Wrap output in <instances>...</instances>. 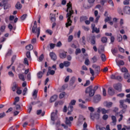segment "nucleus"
<instances>
[{"instance_id":"f257e3e1","label":"nucleus","mask_w":130,"mask_h":130,"mask_svg":"<svg viewBox=\"0 0 130 130\" xmlns=\"http://www.w3.org/2000/svg\"><path fill=\"white\" fill-rule=\"evenodd\" d=\"M67 23H66V27L68 28L69 26L72 25V21L71 20V18L72 17V15L74 14V11L72 10V4L70 2L67 4Z\"/></svg>"},{"instance_id":"f03ea898","label":"nucleus","mask_w":130,"mask_h":130,"mask_svg":"<svg viewBox=\"0 0 130 130\" xmlns=\"http://www.w3.org/2000/svg\"><path fill=\"white\" fill-rule=\"evenodd\" d=\"M85 93L86 94H88L89 97H93L95 95V92L93 90V86L91 85L86 88Z\"/></svg>"},{"instance_id":"7ed1b4c3","label":"nucleus","mask_w":130,"mask_h":130,"mask_svg":"<svg viewBox=\"0 0 130 130\" xmlns=\"http://www.w3.org/2000/svg\"><path fill=\"white\" fill-rule=\"evenodd\" d=\"M120 108H122V112L123 113H125V112H126V109L127 108V106L125 104H124V102L123 101L121 100L120 101Z\"/></svg>"},{"instance_id":"20e7f679","label":"nucleus","mask_w":130,"mask_h":130,"mask_svg":"<svg viewBox=\"0 0 130 130\" xmlns=\"http://www.w3.org/2000/svg\"><path fill=\"white\" fill-rule=\"evenodd\" d=\"M73 120H74V117L72 116L70 117L69 118L67 117L66 118L65 123L68 125V126H72V121H73Z\"/></svg>"},{"instance_id":"39448f33","label":"nucleus","mask_w":130,"mask_h":130,"mask_svg":"<svg viewBox=\"0 0 130 130\" xmlns=\"http://www.w3.org/2000/svg\"><path fill=\"white\" fill-rule=\"evenodd\" d=\"M51 118L52 121H55V120H58V117H57V111L55 110V112H53L51 115Z\"/></svg>"},{"instance_id":"423d86ee","label":"nucleus","mask_w":130,"mask_h":130,"mask_svg":"<svg viewBox=\"0 0 130 130\" xmlns=\"http://www.w3.org/2000/svg\"><path fill=\"white\" fill-rule=\"evenodd\" d=\"M40 27H35L34 31H33V26L32 28V32L34 33V34H37V38H38L39 37V35H40Z\"/></svg>"},{"instance_id":"0eeeda50","label":"nucleus","mask_w":130,"mask_h":130,"mask_svg":"<svg viewBox=\"0 0 130 130\" xmlns=\"http://www.w3.org/2000/svg\"><path fill=\"white\" fill-rule=\"evenodd\" d=\"M76 104V100H73L71 101V103L68 107V110H70V111H73L74 110V107L73 105H75Z\"/></svg>"},{"instance_id":"6e6552de","label":"nucleus","mask_w":130,"mask_h":130,"mask_svg":"<svg viewBox=\"0 0 130 130\" xmlns=\"http://www.w3.org/2000/svg\"><path fill=\"white\" fill-rule=\"evenodd\" d=\"M19 89V86H18V84L17 82H14L11 85V89L13 92H15L16 90H18Z\"/></svg>"},{"instance_id":"1a4fd4ad","label":"nucleus","mask_w":130,"mask_h":130,"mask_svg":"<svg viewBox=\"0 0 130 130\" xmlns=\"http://www.w3.org/2000/svg\"><path fill=\"white\" fill-rule=\"evenodd\" d=\"M121 84L118 83L114 85V88L115 89V90H117V91H118L119 92H121Z\"/></svg>"},{"instance_id":"9d476101","label":"nucleus","mask_w":130,"mask_h":130,"mask_svg":"<svg viewBox=\"0 0 130 130\" xmlns=\"http://www.w3.org/2000/svg\"><path fill=\"white\" fill-rule=\"evenodd\" d=\"M123 11L124 14L130 15V7L129 6L124 7L123 9Z\"/></svg>"},{"instance_id":"9b49d317","label":"nucleus","mask_w":130,"mask_h":130,"mask_svg":"<svg viewBox=\"0 0 130 130\" xmlns=\"http://www.w3.org/2000/svg\"><path fill=\"white\" fill-rule=\"evenodd\" d=\"M51 69L52 68L51 67H48V71L47 73V76H49L50 75L53 76V75L55 74V71L54 70H52Z\"/></svg>"},{"instance_id":"f8f14e48","label":"nucleus","mask_w":130,"mask_h":130,"mask_svg":"<svg viewBox=\"0 0 130 130\" xmlns=\"http://www.w3.org/2000/svg\"><path fill=\"white\" fill-rule=\"evenodd\" d=\"M100 117V115L99 114H95L94 115L92 114V113L90 114V118L92 120H94V119H99Z\"/></svg>"},{"instance_id":"ddd939ff","label":"nucleus","mask_w":130,"mask_h":130,"mask_svg":"<svg viewBox=\"0 0 130 130\" xmlns=\"http://www.w3.org/2000/svg\"><path fill=\"white\" fill-rule=\"evenodd\" d=\"M112 104H113V103L111 102H107L106 101L104 103V106H105V107H107V108H110L112 107Z\"/></svg>"},{"instance_id":"4468645a","label":"nucleus","mask_w":130,"mask_h":130,"mask_svg":"<svg viewBox=\"0 0 130 130\" xmlns=\"http://www.w3.org/2000/svg\"><path fill=\"white\" fill-rule=\"evenodd\" d=\"M101 100V96L99 94L96 95L93 100V102H94V103H98V102H99V101H100Z\"/></svg>"},{"instance_id":"2eb2a0df","label":"nucleus","mask_w":130,"mask_h":130,"mask_svg":"<svg viewBox=\"0 0 130 130\" xmlns=\"http://www.w3.org/2000/svg\"><path fill=\"white\" fill-rule=\"evenodd\" d=\"M50 56L53 60H56V55L53 52L50 53Z\"/></svg>"},{"instance_id":"dca6fc26","label":"nucleus","mask_w":130,"mask_h":130,"mask_svg":"<svg viewBox=\"0 0 130 130\" xmlns=\"http://www.w3.org/2000/svg\"><path fill=\"white\" fill-rule=\"evenodd\" d=\"M60 58H66L67 57V52L63 51L59 54Z\"/></svg>"},{"instance_id":"f3484780","label":"nucleus","mask_w":130,"mask_h":130,"mask_svg":"<svg viewBox=\"0 0 130 130\" xmlns=\"http://www.w3.org/2000/svg\"><path fill=\"white\" fill-rule=\"evenodd\" d=\"M56 99H57V95H54L50 98V102L51 103H52V102H54V101H55V100H56Z\"/></svg>"},{"instance_id":"a211bd4d","label":"nucleus","mask_w":130,"mask_h":130,"mask_svg":"<svg viewBox=\"0 0 130 130\" xmlns=\"http://www.w3.org/2000/svg\"><path fill=\"white\" fill-rule=\"evenodd\" d=\"M116 62L118 67L124 65V61H123V60L117 61V59H116Z\"/></svg>"},{"instance_id":"6ab92c4d","label":"nucleus","mask_w":130,"mask_h":130,"mask_svg":"<svg viewBox=\"0 0 130 130\" xmlns=\"http://www.w3.org/2000/svg\"><path fill=\"white\" fill-rule=\"evenodd\" d=\"M108 93L109 95H111V96H112L114 95V90L111 87H110L108 89Z\"/></svg>"},{"instance_id":"aec40b11","label":"nucleus","mask_w":130,"mask_h":130,"mask_svg":"<svg viewBox=\"0 0 130 130\" xmlns=\"http://www.w3.org/2000/svg\"><path fill=\"white\" fill-rule=\"evenodd\" d=\"M85 119H86V118H85V117H84V116H83V115H80L79 116L78 121H79V122H80V123H82V122H83V121H84V120H85Z\"/></svg>"},{"instance_id":"412c9836","label":"nucleus","mask_w":130,"mask_h":130,"mask_svg":"<svg viewBox=\"0 0 130 130\" xmlns=\"http://www.w3.org/2000/svg\"><path fill=\"white\" fill-rule=\"evenodd\" d=\"M18 77L19 79L21 80V81H23V82L25 81V76H24V75L22 74H19Z\"/></svg>"},{"instance_id":"4be33fe9","label":"nucleus","mask_w":130,"mask_h":130,"mask_svg":"<svg viewBox=\"0 0 130 130\" xmlns=\"http://www.w3.org/2000/svg\"><path fill=\"white\" fill-rule=\"evenodd\" d=\"M92 68L93 69H95V70L96 69H98V73H99V72H100V67L96 64H94L93 65H92Z\"/></svg>"},{"instance_id":"5701e85b","label":"nucleus","mask_w":130,"mask_h":130,"mask_svg":"<svg viewBox=\"0 0 130 130\" xmlns=\"http://www.w3.org/2000/svg\"><path fill=\"white\" fill-rule=\"evenodd\" d=\"M37 93H38V91L36 89H35L32 93V97H34V99L37 98Z\"/></svg>"},{"instance_id":"b1692460","label":"nucleus","mask_w":130,"mask_h":130,"mask_svg":"<svg viewBox=\"0 0 130 130\" xmlns=\"http://www.w3.org/2000/svg\"><path fill=\"white\" fill-rule=\"evenodd\" d=\"M111 118L113 124L115 125L116 124V117L115 116H112Z\"/></svg>"},{"instance_id":"393cba45","label":"nucleus","mask_w":130,"mask_h":130,"mask_svg":"<svg viewBox=\"0 0 130 130\" xmlns=\"http://www.w3.org/2000/svg\"><path fill=\"white\" fill-rule=\"evenodd\" d=\"M16 8L18 10H21V9H22V4H21L20 2H18L16 5Z\"/></svg>"},{"instance_id":"a878e982","label":"nucleus","mask_w":130,"mask_h":130,"mask_svg":"<svg viewBox=\"0 0 130 130\" xmlns=\"http://www.w3.org/2000/svg\"><path fill=\"white\" fill-rule=\"evenodd\" d=\"M117 40L118 42H121V41H122V36H121V35L117 36Z\"/></svg>"},{"instance_id":"bb28decb","label":"nucleus","mask_w":130,"mask_h":130,"mask_svg":"<svg viewBox=\"0 0 130 130\" xmlns=\"http://www.w3.org/2000/svg\"><path fill=\"white\" fill-rule=\"evenodd\" d=\"M27 50H32L33 49V46L32 45H28L25 47Z\"/></svg>"},{"instance_id":"cd10ccee","label":"nucleus","mask_w":130,"mask_h":130,"mask_svg":"<svg viewBox=\"0 0 130 130\" xmlns=\"http://www.w3.org/2000/svg\"><path fill=\"white\" fill-rule=\"evenodd\" d=\"M108 112H109V110H106L105 108H103L102 109V114H106V113H108Z\"/></svg>"},{"instance_id":"c85d7f7f","label":"nucleus","mask_w":130,"mask_h":130,"mask_svg":"<svg viewBox=\"0 0 130 130\" xmlns=\"http://www.w3.org/2000/svg\"><path fill=\"white\" fill-rule=\"evenodd\" d=\"M95 32V33L98 34L100 32V29H99V28H97V27H94V28L92 29V32L94 33Z\"/></svg>"},{"instance_id":"c756f323","label":"nucleus","mask_w":130,"mask_h":130,"mask_svg":"<svg viewBox=\"0 0 130 130\" xmlns=\"http://www.w3.org/2000/svg\"><path fill=\"white\" fill-rule=\"evenodd\" d=\"M63 64L65 67L68 68V67H70V66H71V62L68 61H65L63 62Z\"/></svg>"},{"instance_id":"7c9ffc66","label":"nucleus","mask_w":130,"mask_h":130,"mask_svg":"<svg viewBox=\"0 0 130 130\" xmlns=\"http://www.w3.org/2000/svg\"><path fill=\"white\" fill-rule=\"evenodd\" d=\"M101 58L102 59V61H105L106 60V56L104 54H101Z\"/></svg>"},{"instance_id":"2f4dec72","label":"nucleus","mask_w":130,"mask_h":130,"mask_svg":"<svg viewBox=\"0 0 130 130\" xmlns=\"http://www.w3.org/2000/svg\"><path fill=\"white\" fill-rule=\"evenodd\" d=\"M42 76H43V73L40 71L37 74V76L39 79H41L42 78Z\"/></svg>"},{"instance_id":"473e14b6","label":"nucleus","mask_w":130,"mask_h":130,"mask_svg":"<svg viewBox=\"0 0 130 130\" xmlns=\"http://www.w3.org/2000/svg\"><path fill=\"white\" fill-rule=\"evenodd\" d=\"M117 78V75L116 74V73L111 75V79H112V80H116Z\"/></svg>"},{"instance_id":"72a5a7b5","label":"nucleus","mask_w":130,"mask_h":130,"mask_svg":"<svg viewBox=\"0 0 130 130\" xmlns=\"http://www.w3.org/2000/svg\"><path fill=\"white\" fill-rule=\"evenodd\" d=\"M90 43L92 45H95L96 44V41H95V37L92 38V39L90 40Z\"/></svg>"},{"instance_id":"f704fd0d","label":"nucleus","mask_w":130,"mask_h":130,"mask_svg":"<svg viewBox=\"0 0 130 130\" xmlns=\"http://www.w3.org/2000/svg\"><path fill=\"white\" fill-rule=\"evenodd\" d=\"M96 128L97 130H104V129L105 128H104V127H102V126L97 124L96 125Z\"/></svg>"},{"instance_id":"c9c22d12","label":"nucleus","mask_w":130,"mask_h":130,"mask_svg":"<svg viewBox=\"0 0 130 130\" xmlns=\"http://www.w3.org/2000/svg\"><path fill=\"white\" fill-rule=\"evenodd\" d=\"M26 55L27 58H28V60H31V55L29 51L26 52Z\"/></svg>"},{"instance_id":"e433bc0d","label":"nucleus","mask_w":130,"mask_h":130,"mask_svg":"<svg viewBox=\"0 0 130 130\" xmlns=\"http://www.w3.org/2000/svg\"><path fill=\"white\" fill-rule=\"evenodd\" d=\"M28 16V15L27 14H23L21 17V21H24V20L26 19V18H27V17Z\"/></svg>"},{"instance_id":"4c0bfd02","label":"nucleus","mask_w":130,"mask_h":130,"mask_svg":"<svg viewBox=\"0 0 130 130\" xmlns=\"http://www.w3.org/2000/svg\"><path fill=\"white\" fill-rule=\"evenodd\" d=\"M88 19V17L87 16H82L80 17L81 22H83V21H86Z\"/></svg>"},{"instance_id":"58836bf2","label":"nucleus","mask_w":130,"mask_h":130,"mask_svg":"<svg viewBox=\"0 0 130 130\" xmlns=\"http://www.w3.org/2000/svg\"><path fill=\"white\" fill-rule=\"evenodd\" d=\"M130 77V75L128 73L126 72L124 74V79H128Z\"/></svg>"},{"instance_id":"ea45409f","label":"nucleus","mask_w":130,"mask_h":130,"mask_svg":"<svg viewBox=\"0 0 130 130\" xmlns=\"http://www.w3.org/2000/svg\"><path fill=\"white\" fill-rule=\"evenodd\" d=\"M123 24H124L123 19H121L120 20V25L121 28H122V29H123V26H122V25H123Z\"/></svg>"},{"instance_id":"a19ab883","label":"nucleus","mask_w":130,"mask_h":130,"mask_svg":"<svg viewBox=\"0 0 130 130\" xmlns=\"http://www.w3.org/2000/svg\"><path fill=\"white\" fill-rule=\"evenodd\" d=\"M64 96H66V92H63L61 93L59 95L60 99H62V98H63V97H64Z\"/></svg>"},{"instance_id":"79ce46f5","label":"nucleus","mask_w":130,"mask_h":130,"mask_svg":"<svg viewBox=\"0 0 130 130\" xmlns=\"http://www.w3.org/2000/svg\"><path fill=\"white\" fill-rule=\"evenodd\" d=\"M6 40H7V38H5V37H1L0 38V43H3V42H5V41H6Z\"/></svg>"},{"instance_id":"37998d69","label":"nucleus","mask_w":130,"mask_h":130,"mask_svg":"<svg viewBox=\"0 0 130 130\" xmlns=\"http://www.w3.org/2000/svg\"><path fill=\"white\" fill-rule=\"evenodd\" d=\"M43 58H44V56H43V54H42L39 57V59H38V61H42L43 60Z\"/></svg>"},{"instance_id":"c03bdc74","label":"nucleus","mask_w":130,"mask_h":130,"mask_svg":"<svg viewBox=\"0 0 130 130\" xmlns=\"http://www.w3.org/2000/svg\"><path fill=\"white\" fill-rule=\"evenodd\" d=\"M121 71L122 72V73H127L128 71L127 69H126L125 67L122 68L121 69Z\"/></svg>"},{"instance_id":"a18cd8bd","label":"nucleus","mask_w":130,"mask_h":130,"mask_svg":"<svg viewBox=\"0 0 130 130\" xmlns=\"http://www.w3.org/2000/svg\"><path fill=\"white\" fill-rule=\"evenodd\" d=\"M123 5L125 6H127L129 5V0H125L123 1Z\"/></svg>"},{"instance_id":"49530a36","label":"nucleus","mask_w":130,"mask_h":130,"mask_svg":"<svg viewBox=\"0 0 130 130\" xmlns=\"http://www.w3.org/2000/svg\"><path fill=\"white\" fill-rule=\"evenodd\" d=\"M74 38V37L73 35H71L68 38V42H72V41L73 40Z\"/></svg>"},{"instance_id":"de8ad7c7","label":"nucleus","mask_w":130,"mask_h":130,"mask_svg":"<svg viewBox=\"0 0 130 130\" xmlns=\"http://www.w3.org/2000/svg\"><path fill=\"white\" fill-rule=\"evenodd\" d=\"M16 57H17L16 55H14L12 56V57L11 58L12 64H13L14 63V62L15 61V59H16Z\"/></svg>"},{"instance_id":"09e8293b","label":"nucleus","mask_w":130,"mask_h":130,"mask_svg":"<svg viewBox=\"0 0 130 130\" xmlns=\"http://www.w3.org/2000/svg\"><path fill=\"white\" fill-rule=\"evenodd\" d=\"M46 33H48V34H49V35H52V33H53V31L51 29H47L46 30Z\"/></svg>"},{"instance_id":"8fccbe9b","label":"nucleus","mask_w":130,"mask_h":130,"mask_svg":"<svg viewBox=\"0 0 130 130\" xmlns=\"http://www.w3.org/2000/svg\"><path fill=\"white\" fill-rule=\"evenodd\" d=\"M79 107H81V108H82V109H86V108H87V107H86V106L83 105L82 104H80L79 105Z\"/></svg>"},{"instance_id":"3c124183","label":"nucleus","mask_w":130,"mask_h":130,"mask_svg":"<svg viewBox=\"0 0 130 130\" xmlns=\"http://www.w3.org/2000/svg\"><path fill=\"white\" fill-rule=\"evenodd\" d=\"M27 87H25L24 89L23 90L22 92V94L23 96H25L26 95V93H27Z\"/></svg>"},{"instance_id":"603ef678","label":"nucleus","mask_w":130,"mask_h":130,"mask_svg":"<svg viewBox=\"0 0 130 130\" xmlns=\"http://www.w3.org/2000/svg\"><path fill=\"white\" fill-rule=\"evenodd\" d=\"M102 42L103 43H106V42H107V38L106 37H103L102 38Z\"/></svg>"},{"instance_id":"864d4df0","label":"nucleus","mask_w":130,"mask_h":130,"mask_svg":"<svg viewBox=\"0 0 130 130\" xmlns=\"http://www.w3.org/2000/svg\"><path fill=\"white\" fill-rule=\"evenodd\" d=\"M117 97H120V98H123V97H124V93H119L117 94Z\"/></svg>"},{"instance_id":"5fc2aeb1","label":"nucleus","mask_w":130,"mask_h":130,"mask_svg":"<svg viewBox=\"0 0 130 130\" xmlns=\"http://www.w3.org/2000/svg\"><path fill=\"white\" fill-rule=\"evenodd\" d=\"M11 54H12V50H9L8 51V53L6 54V57H7V56H10L11 55Z\"/></svg>"},{"instance_id":"6e6d98bb","label":"nucleus","mask_w":130,"mask_h":130,"mask_svg":"<svg viewBox=\"0 0 130 130\" xmlns=\"http://www.w3.org/2000/svg\"><path fill=\"white\" fill-rule=\"evenodd\" d=\"M55 47V44L53 43L50 44V49H53Z\"/></svg>"},{"instance_id":"4d7b16f0","label":"nucleus","mask_w":130,"mask_h":130,"mask_svg":"<svg viewBox=\"0 0 130 130\" xmlns=\"http://www.w3.org/2000/svg\"><path fill=\"white\" fill-rule=\"evenodd\" d=\"M24 64H27V66H29V62H28V59L27 58H24Z\"/></svg>"},{"instance_id":"13d9d810","label":"nucleus","mask_w":130,"mask_h":130,"mask_svg":"<svg viewBox=\"0 0 130 130\" xmlns=\"http://www.w3.org/2000/svg\"><path fill=\"white\" fill-rule=\"evenodd\" d=\"M116 80H117L119 82H121V81H122V77L120 76H117Z\"/></svg>"},{"instance_id":"bf43d9fd","label":"nucleus","mask_w":130,"mask_h":130,"mask_svg":"<svg viewBox=\"0 0 130 130\" xmlns=\"http://www.w3.org/2000/svg\"><path fill=\"white\" fill-rule=\"evenodd\" d=\"M61 125L64 127V128L66 130H71L70 128L68 127V126L64 124H61Z\"/></svg>"},{"instance_id":"052dcab7","label":"nucleus","mask_w":130,"mask_h":130,"mask_svg":"<svg viewBox=\"0 0 130 130\" xmlns=\"http://www.w3.org/2000/svg\"><path fill=\"white\" fill-rule=\"evenodd\" d=\"M90 84V80H87L85 84L84 85V86L87 87V86H89Z\"/></svg>"},{"instance_id":"680f3d73","label":"nucleus","mask_w":130,"mask_h":130,"mask_svg":"<svg viewBox=\"0 0 130 130\" xmlns=\"http://www.w3.org/2000/svg\"><path fill=\"white\" fill-rule=\"evenodd\" d=\"M108 2L109 3V5L112 6V7L114 6V4H113V2L112 1V0H108Z\"/></svg>"},{"instance_id":"e2e57ef3","label":"nucleus","mask_w":130,"mask_h":130,"mask_svg":"<svg viewBox=\"0 0 130 130\" xmlns=\"http://www.w3.org/2000/svg\"><path fill=\"white\" fill-rule=\"evenodd\" d=\"M111 19V18L109 17H107L105 19V22L106 23L107 22H109L110 20Z\"/></svg>"},{"instance_id":"0e129e2a","label":"nucleus","mask_w":130,"mask_h":130,"mask_svg":"<svg viewBox=\"0 0 130 130\" xmlns=\"http://www.w3.org/2000/svg\"><path fill=\"white\" fill-rule=\"evenodd\" d=\"M88 2L89 4L93 6V4H94V3H95V0H88Z\"/></svg>"},{"instance_id":"69168bd1","label":"nucleus","mask_w":130,"mask_h":130,"mask_svg":"<svg viewBox=\"0 0 130 130\" xmlns=\"http://www.w3.org/2000/svg\"><path fill=\"white\" fill-rule=\"evenodd\" d=\"M90 73L92 75V76H94L95 73L94 72V70L93 69L89 68Z\"/></svg>"},{"instance_id":"338daca9","label":"nucleus","mask_w":130,"mask_h":130,"mask_svg":"<svg viewBox=\"0 0 130 130\" xmlns=\"http://www.w3.org/2000/svg\"><path fill=\"white\" fill-rule=\"evenodd\" d=\"M61 45H62V44H61V42L59 41L57 43L56 47H60V46H61Z\"/></svg>"},{"instance_id":"774afa93","label":"nucleus","mask_w":130,"mask_h":130,"mask_svg":"<svg viewBox=\"0 0 130 130\" xmlns=\"http://www.w3.org/2000/svg\"><path fill=\"white\" fill-rule=\"evenodd\" d=\"M108 119V115H104L103 116V119H104V120H106Z\"/></svg>"}]
</instances>
